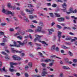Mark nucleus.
Here are the masks:
<instances>
[{
	"instance_id": "nucleus-1",
	"label": "nucleus",
	"mask_w": 77,
	"mask_h": 77,
	"mask_svg": "<svg viewBox=\"0 0 77 77\" xmlns=\"http://www.w3.org/2000/svg\"><path fill=\"white\" fill-rule=\"evenodd\" d=\"M35 36L36 37L34 40V41L35 42L36 41V40L37 39L38 40V42H42V44H45L46 45H47V46L48 45V44H47V42L44 41H42V42H41V40L39 39H40L41 37L42 36H39V35H35Z\"/></svg>"
},
{
	"instance_id": "nucleus-2",
	"label": "nucleus",
	"mask_w": 77,
	"mask_h": 77,
	"mask_svg": "<svg viewBox=\"0 0 77 77\" xmlns=\"http://www.w3.org/2000/svg\"><path fill=\"white\" fill-rule=\"evenodd\" d=\"M17 42L19 43V44H20V45L23 46V45H24L27 44V39L23 41V43H22L20 41H17Z\"/></svg>"
},
{
	"instance_id": "nucleus-3",
	"label": "nucleus",
	"mask_w": 77,
	"mask_h": 77,
	"mask_svg": "<svg viewBox=\"0 0 77 77\" xmlns=\"http://www.w3.org/2000/svg\"><path fill=\"white\" fill-rule=\"evenodd\" d=\"M34 10L33 9H32L31 10H30L28 9H26L25 11L27 12H29V14H33V11H34Z\"/></svg>"
},
{
	"instance_id": "nucleus-4",
	"label": "nucleus",
	"mask_w": 77,
	"mask_h": 77,
	"mask_svg": "<svg viewBox=\"0 0 77 77\" xmlns=\"http://www.w3.org/2000/svg\"><path fill=\"white\" fill-rule=\"evenodd\" d=\"M10 64L11 68H14L13 65H18V63H13L11 62H10Z\"/></svg>"
},
{
	"instance_id": "nucleus-5",
	"label": "nucleus",
	"mask_w": 77,
	"mask_h": 77,
	"mask_svg": "<svg viewBox=\"0 0 77 77\" xmlns=\"http://www.w3.org/2000/svg\"><path fill=\"white\" fill-rule=\"evenodd\" d=\"M42 27H41L40 26H38V29H36L35 30V32H41V29H42Z\"/></svg>"
},
{
	"instance_id": "nucleus-6",
	"label": "nucleus",
	"mask_w": 77,
	"mask_h": 77,
	"mask_svg": "<svg viewBox=\"0 0 77 77\" xmlns=\"http://www.w3.org/2000/svg\"><path fill=\"white\" fill-rule=\"evenodd\" d=\"M57 20L59 22H62L65 20V18L64 17H61L60 18H57Z\"/></svg>"
},
{
	"instance_id": "nucleus-7",
	"label": "nucleus",
	"mask_w": 77,
	"mask_h": 77,
	"mask_svg": "<svg viewBox=\"0 0 77 77\" xmlns=\"http://www.w3.org/2000/svg\"><path fill=\"white\" fill-rule=\"evenodd\" d=\"M48 72L47 71H43L42 74V76L44 77L46 76V74H47Z\"/></svg>"
},
{
	"instance_id": "nucleus-8",
	"label": "nucleus",
	"mask_w": 77,
	"mask_h": 77,
	"mask_svg": "<svg viewBox=\"0 0 77 77\" xmlns=\"http://www.w3.org/2000/svg\"><path fill=\"white\" fill-rule=\"evenodd\" d=\"M73 11V8L72 7H70L69 9V12H66V13L68 14H71L72 12V11Z\"/></svg>"
},
{
	"instance_id": "nucleus-9",
	"label": "nucleus",
	"mask_w": 77,
	"mask_h": 77,
	"mask_svg": "<svg viewBox=\"0 0 77 77\" xmlns=\"http://www.w3.org/2000/svg\"><path fill=\"white\" fill-rule=\"evenodd\" d=\"M39 25L40 27H44V25L43 22H42V21H40L39 22Z\"/></svg>"
},
{
	"instance_id": "nucleus-10",
	"label": "nucleus",
	"mask_w": 77,
	"mask_h": 77,
	"mask_svg": "<svg viewBox=\"0 0 77 77\" xmlns=\"http://www.w3.org/2000/svg\"><path fill=\"white\" fill-rule=\"evenodd\" d=\"M7 14H11L12 16H14V14H15V13H14V12L12 13V12L9 11H8Z\"/></svg>"
},
{
	"instance_id": "nucleus-11",
	"label": "nucleus",
	"mask_w": 77,
	"mask_h": 77,
	"mask_svg": "<svg viewBox=\"0 0 77 77\" xmlns=\"http://www.w3.org/2000/svg\"><path fill=\"white\" fill-rule=\"evenodd\" d=\"M0 71H4V72H6L7 71H6V70H5V67H4L2 69L0 68Z\"/></svg>"
},
{
	"instance_id": "nucleus-12",
	"label": "nucleus",
	"mask_w": 77,
	"mask_h": 77,
	"mask_svg": "<svg viewBox=\"0 0 77 77\" xmlns=\"http://www.w3.org/2000/svg\"><path fill=\"white\" fill-rule=\"evenodd\" d=\"M62 32H60V31H58V37H61V35H62Z\"/></svg>"
},
{
	"instance_id": "nucleus-13",
	"label": "nucleus",
	"mask_w": 77,
	"mask_h": 77,
	"mask_svg": "<svg viewBox=\"0 0 77 77\" xmlns=\"http://www.w3.org/2000/svg\"><path fill=\"white\" fill-rule=\"evenodd\" d=\"M14 45H11V44H10V47H15L17 45V42H14Z\"/></svg>"
},
{
	"instance_id": "nucleus-14",
	"label": "nucleus",
	"mask_w": 77,
	"mask_h": 77,
	"mask_svg": "<svg viewBox=\"0 0 77 77\" xmlns=\"http://www.w3.org/2000/svg\"><path fill=\"white\" fill-rule=\"evenodd\" d=\"M63 69H70V68L69 67H68L66 66H63L62 67Z\"/></svg>"
},
{
	"instance_id": "nucleus-15",
	"label": "nucleus",
	"mask_w": 77,
	"mask_h": 77,
	"mask_svg": "<svg viewBox=\"0 0 77 77\" xmlns=\"http://www.w3.org/2000/svg\"><path fill=\"white\" fill-rule=\"evenodd\" d=\"M12 57L14 60H17V59L18 56L15 55L13 56Z\"/></svg>"
},
{
	"instance_id": "nucleus-16",
	"label": "nucleus",
	"mask_w": 77,
	"mask_h": 77,
	"mask_svg": "<svg viewBox=\"0 0 77 77\" xmlns=\"http://www.w3.org/2000/svg\"><path fill=\"white\" fill-rule=\"evenodd\" d=\"M62 6L63 8H66V7L67 6V5L66 3H64L62 5Z\"/></svg>"
},
{
	"instance_id": "nucleus-17",
	"label": "nucleus",
	"mask_w": 77,
	"mask_h": 77,
	"mask_svg": "<svg viewBox=\"0 0 77 77\" xmlns=\"http://www.w3.org/2000/svg\"><path fill=\"white\" fill-rule=\"evenodd\" d=\"M56 47V45H53L51 48V50L52 51H54V50H55V48Z\"/></svg>"
},
{
	"instance_id": "nucleus-18",
	"label": "nucleus",
	"mask_w": 77,
	"mask_h": 77,
	"mask_svg": "<svg viewBox=\"0 0 77 77\" xmlns=\"http://www.w3.org/2000/svg\"><path fill=\"white\" fill-rule=\"evenodd\" d=\"M33 30L31 29H28L26 31V32H33Z\"/></svg>"
},
{
	"instance_id": "nucleus-19",
	"label": "nucleus",
	"mask_w": 77,
	"mask_h": 77,
	"mask_svg": "<svg viewBox=\"0 0 77 77\" xmlns=\"http://www.w3.org/2000/svg\"><path fill=\"white\" fill-rule=\"evenodd\" d=\"M17 39H20V40H22L23 39V37L21 35L17 36Z\"/></svg>"
},
{
	"instance_id": "nucleus-20",
	"label": "nucleus",
	"mask_w": 77,
	"mask_h": 77,
	"mask_svg": "<svg viewBox=\"0 0 77 77\" xmlns=\"http://www.w3.org/2000/svg\"><path fill=\"white\" fill-rule=\"evenodd\" d=\"M56 57V58H57L58 59H61V58H60L59 57H57V56L56 55H53L51 57Z\"/></svg>"
},
{
	"instance_id": "nucleus-21",
	"label": "nucleus",
	"mask_w": 77,
	"mask_h": 77,
	"mask_svg": "<svg viewBox=\"0 0 77 77\" xmlns=\"http://www.w3.org/2000/svg\"><path fill=\"white\" fill-rule=\"evenodd\" d=\"M23 60V59H22V58H21L20 57H18L17 56V59H16V60H18V61H20V60Z\"/></svg>"
},
{
	"instance_id": "nucleus-22",
	"label": "nucleus",
	"mask_w": 77,
	"mask_h": 77,
	"mask_svg": "<svg viewBox=\"0 0 77 77\" xmlns=\"http://www.w3.org/2000/svg\"><path fill=\"white\" fill-rule=\"evenodd\" d=\"M8 7L9 8H12V6L11 5L10 3H8Z\"/></svg>"
},
{
	"instance_id": "nucleus-23",
	"label": "nucleus",
	"mask_w": 77,
	"mask_h": 77,
	"mask_svg": "<svg viewBox=\"0 0 77 77\" xmlns=\"http://www.w3.org/2000/svg\"><path fill=\"white\" fill-rule=\"evenodd\" d=\"M56 17H60V14H57L56 13H54Z\"/></svg>"
},
{
	"instance_id": "nucleus-24",
	"label": "nucleus",
	"mask_w": 77,
	"mask_h": 77,
	"mask_svg": "<svg viewBox=\"0 0 77 77\" xmlns=\"http://www.w3.org/2000/svg\"><path fill=\"white\" fill-rule=\"evenodd\" d=\"M68 54L70 56H72V53L70 51H69Z\"/></svg>"
},
{
	"instance_id": "nucleus-25",
	"label": "nucleus",
	"mask_w": 77,
	"mask_h": 77,
	"mask_svg": "<svg viewBox=\"0 0 77 77\" xmlns=\"http://www.w3.org/2000/svg\"><path fill=\"white\" fill-rule=\"evenodd\" d=\"M57 28H58L59 29H61L62 28V26L58 24L57 25Z\"/></svg>"
},
{
	"instance_id": "nucleus-26",
	"label": "nucleus",
	"mask_w": 77,
	"mask_h": 77,
	"mask_svg": "<svg viewBox=\"0 0 77 77\" xmlns=\"http://www.w3.org/2000/svg\"><path fill=\"white\" fill-rule=\"evenodd\" d=\"M28 65L30 67L32 66V62H29L28 63Z\"/></svg>"
},
{
	"instance_id": "nucleus-27",
	"label": "nucleus",
	"mask_w": 77,
	"mask_h": 77,
	"mask_svg": "<svg viewBox=\"0 0 77 77\" xmlns=\"http://www.w3.org/2000/svg\"><path fill=\"white\" fill-rule=\"evenodd\" d=\"M23 51H15V52L16 53H21L23 52Z\"/></svg>"
},
{
	"instance_id": "nucleus-28",
	"label": "nucleus",
	"mask_w": 77,
	"mask_h": 77,
	"mask_svg": "<svg viewBox=\"0 0 77 77\" xmlns=\"http://www.w3.org/2000/svg\"><path fill=\"white\" fill-rule=\"evenodd\" d=\"M51 60H50V59H48L45 60V62H46V63L49 62H51Z\"/></svg>"
},
{
	"instance_id": "nucleus-29",
	"label": "nucleus",
	"mask_w": 77,
	"mask_h": 77,
	"mask_svg": "<svg viewBox=\"0 0 77 77\" xmlns=\"http://www.w3.org/2000/svg\"><path fill=\"white\" fill-rule=\"evenodd\" d=\"M30 27L31 28H36V26H34L33 24H32L30 25Z\"/></svg>"
},
{
	"instance_id": "nucleus-30",
	"label": "nucleus",
	"mask_w": 77,
	"mask_h": 77,
	"mask_svg": "<svg viewBox=\"0 0 77 77\" xmlns=\"http://www.w3.org/2000/svg\"><path fill=\"white\" fill-rule=\"evenodd\" d=\"M41 65L44 68H45L46 66V64L45 63H42Z\"/></svg>"
},
{
	"instance_id": "nucleus-31",
	"label": "nucleus",
	"mask_w": 77,
	"mask_h": 77,
	"mask_svg": "<svg viewBox=\"0 0 77 77\" xmlns=\"http://www.w3.org/2000/svg\"><path fill=\"white\" fill-rule=\"evenodd\" d=\"M29 18L30 19H33V18H34V17L32 15H29Z\"/></svg>"
},
{
	"instance_id": "nucleus-32",
	"label": "nucleus",
	"mask_w": 77,
	"mask_h": 77,
	"mask_svg": "<svg viewBox=\"0 0 77 77\" xmlns=\"http://www.w3.org/2000/svg\"><path fill=\"white\" fill-rule=\"evenodd\" d=\"M65 62L66 63H68V58H66L65 59Z\"/></svg>"
},
{
	"instance_id": "nucleus-33",
	"label": "nucleus",
	"mask_w": 77,
	"mask_h": 77,
	"mask_svg": "<svg viewBox=\"0 0 77 77\" xmlns=\"http://www.w3.org/2000/svg\"><path fill=\"white\" fill-rule=\"evenodd\" d=\"M62 47L64 49H68V48H70L66 47L65 46H63Z\"/></svg>"
},
{
	"instance_id": "nucleus-34",
	"label": "nucleus",
	"mask_w": 77,
	"mask_h": 77,
	"mask_svg": "<svg viewBox=\"0 0 77 77\" xmlns=\"http://www.w3.org/2000/svg\"><path fill=\"white\" fill-rule=\"evenodd\" d=\"M48 31L49 32V35H52V34L53 33L50 30H49V29H48Z\"/></svg>"
},
{
	"instance_id": "nucleus-35",
	"label": "nucleus",
	"mask_w": 77,
	"mask_h": 77,
	"mask_svg": "<svg viewBox=\"0 0 77 77\" xmlns=\"http://www.w3.org/2000/svg\"><path fill=\"white\" fill-rule=\"evenodd\" d=\"M55 51H57V52H58V51H59V48H58V47H57L55 48Z\"/></svg>"
},
{
	"instance_id": "nucleus-36",
	"label": "nucleus",
	"mask_w": 77,
	"mask_h": 77,
	"mask_svg": "<svg viewBox=\"0 0 77 77\" xmlns=\"http://www.w3.org/2000/svg\"><path fill=\"white\" fill-rule=\"evenodd\" d=\"M57 6V5H56V4H54L52 5V6L53 8H56Z\"/></svg>"
},
{
	"instance_id": "nucleus-37",
	"label": "nucleus",
	"mask_w": 77,
	"mask_h": 77,
	"mask_svg": "<svg viewBox=\"0 0 77 77\" xmlns=\"http://www.w3.org/2000/svg\"><path fill=\"white\" fill-rule=\"evenodd\" d=\"M9 30L10 32H14V29L13 28H10Z\"/></svg>"
},
{
	"instance_id": "nucleus-38",
	"label": "nucleus",
	"mask_w": 77,
	"mask_h": 77,
	"mask_svg": "<svg viewBox=\"0 0 77 77\" xmlns=\"http://www.w3.org/2000/svg\"><path fill=\"white\" fill-rule=\"evenodd\" d=\"M77 9H75L73 11H72V13H74V14H75V13H77Z\"/></svg>"
},
{
	"instance_id": "nucleus-39",
	"label": "nucleus",
	"mask_w": 77,
	"mask_h": 77,
	"mask_svg": "<svg viewBox=\"0 0 77 77\" xmlns=\"http://www.w3.org/2000/svg\"><path fill=\"white\" fill-rule=\"evenodd\" d=\"M28 6L29 8L31 7V8H33V6L31 4H28Z\"/></svg>"
},
{
	"instance_id": "nucleus-40",
	"label": "nucleus",
	"mask_w": 77,
	"mask_h": 77,
	"mask_svg": "<svg viewBox=\"0 0 77 77\" xmlns=\"http://www.w3.org/2000/svg\"><path fill=\"white\" fill-rule=\"evenodd\" d=\"M49 14H50L51 17H54V15H53V14L52 13H49Z\"/></svg>"
},
{
	"instance_id": "nucleus-41",
	"label": "nucleus",
	"mask_w": 77,
	"mask_h": 77,
	"mask_svg": "<svg viewBox=\"0 0 77 77\" xmlns=\"http://www.w3.org/2000/svg\"><path fill=\"white\" fill-rule=\"evenodd\" d=\"M9 70L11 72H14V71H15L14 70V69H12L11 68H10Z\"/></svg>"
},
{
	"instance_id": "nucleus-42",
	"label": "nucleus",
	"mask_w": 77,
	"mask_h": 77,
	"mask_svg": "<svg viewBox=\"0 0 77 77\" xmlns=\"http://www.w3.org/2000/svg\"><path fill=\"white\" fill-rule=\"evenodd\" d=\"M65 44H66V45H71V43L70 42H65Z\"/></svg>"
},
{
	"instance_id": "nucleus-43",
	"label": "nucleus",
	"mask_w": 77,
	"mask_h": 77,
	"mask_svg": "<svg viewBox=\"0 0 77 77\" xmlns=\"http://www.w3.org/2000/svg\"><path fill=\"white\" fill-rule=\"evenodd\" d=\"M64 9H62V11H63V12H66V8H64Z\"/></svg>"
},
{
	"instance_id": "nucleus-44",
	"label": "nucleus",
	"mask_w": 77,
	"mask_h": 77,
	"mask_svg": "<svg viewBox=\"0 0 77 77\" xmlns=\"http://www.w3.org/2000/svg\"><path fill=\"white\" fill-rule=\"evenodd\" d=\"M29 66H26L25 67V69H29Z\"/></svg>"
},
{
	"instance_id": "nucleus-45",
	"label": "nucleus",
	"mask_w": 77,
	"mask_h": 77,
	"mask_svg": "<svg viewBox=\"0 0 77 77\" xmlns=\"http://www.w3.org/2000/svg\"><path fill=\"white\" fill-rule=\"evenodd\" d=\"M1 26H6V23H1Z\"/></svg>"
},
{
	"instance_id": "nucleus-46",
	"label": "nucleus",
	"mask_w": 77,
	"mask_h": 77,
	"mask_svg": "<svg viewBox=\"0 0 77 77\" xmlns=\"http://www.w3.org/2000/svg\"><path fill=\"white\" fill-rule=\"evenodd\" d=\"M53 65V63H51L49 64V66H52Z\"/></svg>"
},
{
	"instance_id": "nucleus-47",
	"label": "nucleus",
	"mask_w": 77,
	"mask_h": 77,
	"mask_svg": "<svg viewBox=\"0 0 77 77\" xmlns=\"http://www.w3.org/2000/svg\"><path fill=\"white\" fill-rule=\"evenodd\" d=\"M66 40H68L69 41V40H71V38H67L65 39Z\"/></svg>"
},
{
	"instance_id": "nucleus-48",
	"label": "nucleus",
	"mask_w": 77,
	"mask_h": 77,
	"mask_svg": "<svg viewBox=\"0 0 77 77\" xmlns=\"http://www.w3.org/2000/svg\"><path fill=\"white\" fill-rule=\"evenodd\" d=\"M35 44H36V46H37V47H41V44H38L36 43Z\"/></svg>"
},
{
	"instance_id": "nucleus-49",
	"label": "nucleus",
	"mask_w": 77,
	"mask_h": 77,
	"mask_svg": "<svg viewBox=\"0 0 77 77\" xmlns=\"http://www.w3.org/2000/svg\"><path fill=\"white\" fill-rule=\"evenodd\" d=\"M39 54L41 56V57H43L44 56H43V55L42 54V53H41V52H38Z\"/></svg>"
},
{
	"instance_id": "nucleus-50",
	"label": "nucleus",
	"mask_w": 77,
	"mask_h": 77,
	"mask_svg": "<svg viewBox=\"0 0 77 77\" xmlns=\"http://www.w3.org/2000/svg\"><path fill=\"white\" fill-rule=\"evenodd\" d=\"M49 30H50L51 32H54V29L53 28L49 29Z\"/></svg>"
},
{
	"instance_id": "nucleus-51",
	"label": "nucleus",
	"mask_w": 77,
	"mask_h": 77,
	"mask_svg": "<svg viewBox=\"0 0 77 77\" xmlns=\"http://www.w3.org/2000/svg\"><path fill=\"white\" fill-rule=\"evenodd\" d=\"M11 50L12 51H13V53H15V50L14 49V48H11Z\"/></svg>"
},
{
	"instance_id": "nucleus-52",
	"label": "nucleus",
	"mask_w": 77,
	"mask_h": 77,
	"mask_svg": "<svg viewBox=\"0 0 77 77\" xmlns=\"http://www.w3.org/2000/svg\"><path fill=\"white\" fill-rule=\"evenodd\" d=\"M6 12V11L5 10V9L4 8H3L2 9V12L3 13H5Z\"/></svg>"
},
{
	"instance_id": "nucleus-53",
	"label": "nucleus",
	"mask_w": 77,
	"mask_h": 77,
	"mask_svg": "<svg viewBox=\"0 0 77 77\" xmlns=\"http://www.w3.org/2000/svg\"><path fill=\"white\" fill-rule=\"evenodd\" d=\"M15 36H18L20 35V33L19 32H17L14 35Z\"/></svg>"
},
{
	"instance_id": "nucleus-54",
	"label": "nucleus",
	"mask_w": 77,
	"mask_h": 77,
	"mask_svg": "<svg viewBox=\"0 0 77 77\" xmlns=\"http://www.w3.org/2000/svg\"><path fill=\"white\" fill-rule=\"evenodd\" d=\"M20 45H20V44H19V45H16L15 47H20Z\"/></svg>"
},
{
	"instance_id": "nucleus-55",
	"label": "nucleus",
	"mask_w": 77,
	"mask_h": 77,
	"mask_svg": "<svg viewBox=\"0 0 77 77\" xmlns=\"http://www.w3.org/2000/svg\"><path fill=\"white\" fill-rule=\"evenodd\" d=\"M16 75H17V76H20V75H21V74H20V73L18 72L16 73Z\"/></svg>"
},
{
	"instance_id": "nucleus-56",
	"label": "nucleus",
	"mask_w": 77,
	"mask_h": 77,
	"mask_svg": "<svg viewBox=\"0 0 77 77\" xmlns=\"http://www.w3.org/2000/svg\"><path fill=\"white\" fill-rule=\"evenodd\" d=\"M34 77H41V76H40V75H34Z\"/></svg>"
},
{
	"instance_id": "nucleus-57",
	"label": "nucleus",
	"mask_w": 77,
	"mask_h": 77,
	"mask_svg": "<svg viewBox=\"0 0 77 77\" xmlns=\"http://www.w3.org/2000/svg\"><path fill=\"white\" fill-rule=\"evenodd\" d=\"M73 62L74 63H76L77 62V60L75 59H74L73 60Z\"/></svg>"
},
{
	"instance_id": "nucleus-58",
	"label": "nucleus",
	"mask_w": 77,
	"mask_h": 77,
	"mask_svg": "<svg viewBox=\"0 0 77 77\" xmlns=\"http://www.w3.org/2000/svg\"><path fill=\"white\" fill-rule=\"evenodd\" d=\"M0 45H2L3 46H4V45H5V44L3 43H0Z\"/></svg>"
},
{
	"instance_id": "nucleus-59",
	"label": "nucleus",
	"mask_w": 77,
	"mask_h": 77,
	"mask_svg": "<svg viewBox=\"0 0 77 77\" xmlns=\"http://www.w3.org/2000/svg\"><path fill=\"white\" fill-rule=\"evenodd\" d=\"M69 34L70 35H75V34L74 33H72V32H70L69 33Z\"/></svg>"
},
{
	"instance_id": "nucleus-60",
	"label": "nucleus",
	"mask_w": 77,
	"mask_h": 77,
	"mask_svg": "<svg viewBox=\"0 0 77 77\" xmlns=\"http://www.w3.org/2000/svg\"><path fill=\"white\" fill-rule=\"evenodd\" d=\"M24 20H25V21H26V22H29V20H28V19H24Z\"/></svg>"
},
{
	"instance_id": "nucleus-61",
	"label": "nucleus",
	"mask_w": 77,
	"mask_h": 77,
	"mask_svg": "<svg viewBox=\"0 0 77 77\" xmlns=\"http://www.w3.org/2000/svg\"><path fill=\"white\" fill-rule=\"evenodd\" d=\"M75 39H71V42H74V41H75Z\"/></svg>"
},
{
	"instance_id": "nucleus-62",
	"label": "nucleus",
	"mask_w": 77,
	"mask_h": 77,
	"mask_svg": "<svg viewBox=\"0 0 77 77\" xmlns=\"http://www.w3.org/2000/svg\"><path fill=\"white\" fill-rule=\"evenodd\" d=\"M25 76L26 77H29V75H28V74L27 73H25Z\"/></svg>"
},
{
	"instance_id": "nucleus-63",
	"label": "nucleus",
	"mask_w": 77,
	"mask_h": 77,
	"mask_svg": "<svg viewBox=\"0 0 77 77\" xmlns=\"http://www.w3.org/2000/svg\"><path fill=\"white\" fill-rule=\"evenodd\" d=\"M48 77H54V75H48Z\"/></svg>"
},
{
	"instance_id": "nucleus-64",
	"label": "nucleus",
	"mask_w": 77,
	"mask_h": 77,
	"mask_svg": "<svg viewBox=\"0 0 77 77\" xmlns=\"http://www.w3.org/2000/svg\"><path fill=\"white\" fill-rule=\"evenodd\" d=\"M74 44L75 45H77V41L75 42Z\"/></svg>"
}]
</instances>
